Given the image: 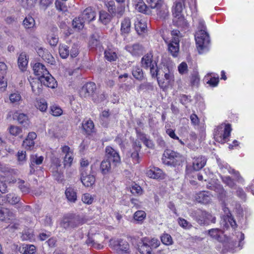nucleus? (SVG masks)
<instances>
[{
    "label": "nucleus",
    "instance_id": "56",
    "mask_svg": "<svg viewBox=\"0 0 254 254\" xmlns=\"http://www.w3.org/2000/svg\"><path fill=\"white\" fill-rule=\"evenodd\" d=\"M104 54L106 59L109 61H115L117 58V54L115 52L105 51Z\"/></svg>",
    "mask_w": 254,
    "mask_h": 254
},
{
    "label": "nucleus",
    "instance_id": "3",
    "mask_svg": "<svg viewBox=\"0 0 254 254\" xmlns=\"http://www.w3.org/2000/svg\"><path fill=\"white\" fill-rule=\"evenodd\" d=\"M183 9V5L181 2L176 3V26H177L179 30H176V37H182L183 35L181 33L183 32L185 33L188 29V23L185 17L182 16L180 13Z\"/></svg>",
    "mask_w": 254,
    "mask_h": 254
},
{
    "label": "nucleus",
    "instance_id": "14",
    "mask_svg": "<svg viewBox=\"0 0 254 254\" xmlns=\"http://www.w3.org/2000/svg\"><path fill=\"white\" fill-rule=\"evenodd\" d=\"M162 161L166 165L174 166L175 151L171 149H166L163 155Z\"/></svg>",
    "mask_w": 254,
    "mask_h": 254
},
{
    "label": "nucleus",
    "instance_id": "20",
    "mask_svg": "<svg viewBox=\"0 0 254 254\" xmlns=\"http://www.w3.org/2000/svg\"><path fill=\"white\" fill-rule=\"evenodd\" d=\"M29 57L25 52H22L18 57L17 64L21 71H25L27 67Z\"/></svg>",
    "mask_w": 254,
    "mask_h": 254
},
{
    "label": "nucleus",
    "instance_id": "51",
    "mask_svg": "<svg viewBox=\"0 0 254 254\" xmlns=\"http://www.w3.org/2000/svg\"><path fill=\"white\" fill-rule=\"evenodd\" d=\"M55 6L56 8L60 11L65 12L67 11V8L65 3L59 0L55 1Z\"/></svg>",
    "mask_w": 254,
    "mask_h": 254
},
{
    "label": "nucleus",
    "instance_id": "11",
    "mask_svg": "<svg viewBox=\"0 0 254 254\" xmlns=\"http://www.w3.org/2000/svg\"><path fill=\"white\" fill-rule=\"evenodd\" d=\"M237 237L239 238V241H231L229 243L228 250L232 253L240 250L243 248L244 242L245 235L242 232L238 233Z\"/></svg>",
    "mask_w": 254,
    "mask_h": 254
},
{
    "label": "nucleus",
    "instance_id": "58",
    "mask_svg": "<svg viewBox=\"0 0 254 254\" xmlns=\"http://www.w3.org/2000/svg\"><path fill=\"white\" fill-rule=\"evenodd\" d=\"M178 69L179 72L181 74H184L188 73V67L187 64L185 62H182L178 66Z\"/></svg>",
    "mask_w": 254,
    "mask_h": 254
},
{
    "label": "nucleus",
    "instance_id": "61",
    "mask_svg": "<svg viewBox=\"0 0 254 254\" xmlns=\"http://www.w3.org/2000/svg\"><path fill=\"white\" fill-rule=\"evenodd\" d=\"M140 139L143 142V143L148 148H152L153 146V143L151 140L146 137V135L144 133H141L140 135Z\"/></svg>",
    "mask_w": 254,
    "mask_h": 254
},
{
    "label": "nucleus",
    "instance_id": "45",
    "mask_svg": "<svg viewBox=\"0 0 254 254\" xmlns=\"http://www.w3.org/2000/svg\"><path fill=\"white\" fill-rule=\"evenodd\" d=\"M13 213L10 212L8 209L5 208H2L0 207V220L5 221L7 216L11 217L13 215Z\"/></svg>",
    "mask_w": 254,
    "mask_h": 254
},
{
    "label": "nucleus",
    "instance_id": "39",
    "mask_svg": "<svg viewBox=\"0 0 254 254\" xmlns=\"http://www.w3.org/2000/svg\"><path fill=\"white\" fill-rule=\"evenodd\" d=\"M153 89V86L151 83L146 82L141 83L139 85V86L137 87V91L138 92H140L141 91L144 90L152 91Z\"/></svg>",
    "mask_w": 254,
    "mask_h": 254
},
{
    "label": "nucleus",
    "instance_id": "55",
    "mask_svg": "<svg viewBox=\"0 0 254 254\" xmlns=\"http://www.w3.org/2000/svg\"><path fill=\"white\" fill-rule=\"evenodd\" d=\"M146 213L142 210H138L135 212L133 215V218L137 221H142L145 217Z\"/></svg>",
    "mask_w": 254,
    "mask_h": 254
},
{
    "label": "nucleus",
    "instance_id": "10",
    "mask_svg": "<svg viewBox=\"0 0 254 254\" xmlns=\"http://www.w3.org/2000/svg\"><path fill=\"white\" fill-rule=\"evenodd\" d=\"M105 151L106 160L112 161L116 166L121 163V158L119 153L112 147L107 146Z\"/></svg>",
    "mask_w": 254,
    "mask_h": 254
},
{
    "label": "nucleus",
    "instance_id": "9",
    "mask_svg": "<svg viewBox=\"0 0 254 254\" xmlns=\"http://www.w3.org/2000/svg\"><path fill=\"white\" fill-rule=\"evenodd\" d=\"M96 85L93 82H87L79 90V94L81 98H93L96 91Z\"/></svg>",
    "mask_w": 254,
    "mask_h": 254
},
{
    "label": "nucleus",
    "instance_id": "48",
    "mask_svg": "<svg viewBox=\"0 0 254 254\" xmlns=\"http://www.w3.org/2000/svg\"><path fill=\"white\" fill-rule=\"evenodd\" d=\"M70 48L69 54L70 57L72 58L76 57L79 54L78 45L75 43L72 44Z\"/></svg>",
    "mask_w": 254,
    "mask_h": 254
},
{
    "label": "nucleus",
    "instance_id": "43",
    "mask_svg": "<svg viewBox=\"0 0 254 254\" xmlns=\"http://www.w3.org/2000/svg\"><path fill=\"white\" fill-rule=\"evenodd\" d=\"M135 8L138 11L144 13L145 14H148V7L146 4L143 1L138 2L135 5Z\"/></svg>",
    "mask_w": 254,
    "mask_h": 254
},
{
    "label": "nucleus",
    "instance_id": "21",
    "mask_svg": "<svg viewBox=\"0 0 254 254\" xmlns=\"http://www.w3.org/2000/svg\"><path fill=\"white\" fill-rule=\"evenodd\" d=\"M141 64L142 67L145 69H148L153 64L157 65V63L155 61H153V55L152 53H149L145 55L141 59Z\"/></svg>",
    "mask_w": 254,
    "mask_h": 254
},
{
    "label": "nucleus",
    "instance_id": "6",
    "mask_svg": "<svg viewBox=\"0 0 254 254\" xmlns=\"http://www.w3.org/2000/svg\"><path fill=\"white\" fill-rule=\"evenodd\" d=\"M196 221L200 225L208 224L209 223H215L216 218L211 214L200 209L195 212Z\"/></svg>",
    "mask_w": 254,
    "mask_h": 254
},
{
    "label": "nucleus",
    "instance_id": "64",
    "mask_svg": "<svg viewBox=\"0 0 254 254\" xmlns=\"http://www.w3.org/2000/svg\"><path fill=\"white\" fill-rule=\"evenodd\" d=\"M73 158L72 157L70 153H66L65 155L64 160V167H66V166L70 167Z\"/></svg>",
    "mask_w": 254,
    "mask_h": 254
},
{
    "label": "nucleus",
    "instance_id": "23",
    "mask_svg": "<svg viewBox=\"0 0 254 254\" xmlns=\"http://www.w3.org/2000/svg\"><path fill=\"white\" fill-rule=\"evenodd\" d=\"M146 175L150 178L154 179H163V171L158 168L153 167L146 172Z\"/></svg>",
    "mask_w": 254,
    "mask_h": 254
},
{
    "label": "nucleus",
    "instance_id": "60",
    "mask_svg": "<svg viewBox=\"0 0 254 254\" xmlns=\"http://www.w3.org/2000/svg\"><path fill=\"white\" fill-rule=\"evenodd\" d=\"M162 242L166 245H169L172 244L173 240L171 236L168 234H165L161 237Z\"/></svg>",
    "mask_w": 254,
    "mask_h": 254
},
{
    "label": "nucleus",
    "instance_id": "26",
    "mask_svg": "<svg viewBox=\"0 0 254 254\" xmlns=\"http://www.w3.org/2000/svg\"><path fill=\"white\" fill-rule=\"evenodd\" d=\"M81 18L85 20V22L89 23L95 17V12L92 9L89 7L86 8L81 15Z\"/></svg>",
    "mask_w": 254,
    "mask_h": 254
},
{
    "label": "nucleus",
    "instance_id": "4",
    "mask_svg": "<svg viewBox=\"0 0 254 254\" xmlns=\"http://www.w3.org/2000/svg\"><path fill=\"white\" fill-rule=\"evenodd\" d=\"M232 130L230 124L221 125L214 129L213 135L215 140L221 143L228 141Z\"/></svg>",
    "mask_w": 254,
    "mask_h": 254
},
{
    "label": "nucleus",
    "instance_id": "18",
    "mask_svg": "<svg viewBox=\"0 0 254 254\" xmlns=\"http://www.w3.org/2000/svg\"><path fill=\"white\" fill-rule=\"evenodd\" d=\"M126 49L132 56H139L143 54L144 49L142 45L138 43L134 44L132 45H127Z\"/></svg>",
    "mask_w": 254,
    "mask_h": 254
},
{
    "label": "nucleus",
    "instance_id": "49",
    "mask_svg": "<svg viewBox=\"0 0 254 254\" xmlns=\"http://www.w3.org/2000/svg\"><path fill=\"white\" fill-rule=\"evenodd\" d=\"M8 130L10 134L15 136L19 135L22 132V129L20 127L14 125H11L9 127Z\"/></svg>",
    "mask_w": 254,
    "mask_h": 254
},
{
    "label": "nucleus",
    "instance_id": "50",
    "mask_svg": "<svg viewBox=\"0 0 254 254\" xmlns=\"http://www.w3.org/2000/svg\"><path fill=\"white\" fill-rule=\"evenodd\" d=\"M106 6L108 7V11L112 16H115L116 14V7L115 2L113 1H110L107 4Z\"/></svg>",
    "mask_w": 254,
    "mask_h": 254
},
{
    "label": "nucleus",
    "instance_id": "5",
    "mask_svg": "<svg viewBox=\"0 0 254 254\" xmlns=\"http://www.w3.org/2000/svg\"><path fill=\"white\" fill-rule=\"evenodd\" d=\"M82 223V219L78 215L70 214L63 217L60 222V226L65 230L74 229Z\"/></svg>",
    "mask_w": 254,
    "mask_h": 254
},
{
    "label": "nucleus",
    "instance_id": "15",
    "mask_svg": "<svg viewBox=\"0 0 254 254\" xmlns=\"http://www.w3.org/2000/svg\"><path fill=\"white\" fill-rule=\"evenodd\" d=\"M171 37H167L165 35L163 38L167 45V51L173 57H175V31L173 30L170 33Z\"/></svg>",
    "mask_w": 254,
    "mask_h": 254
},
{
    "label": "nucleus",
    "instance_id": "44",
    "mask_svg": "<svg viewBox=\"0 0 254 254\" xmlns=\"http://www.w3.org/2000/svg\"><path fill=\"white\" fill-rule=\"evenodd\" d=\"M211 74L212 73H208L207 75L205 76V78L210 77V79L208 80V81L206 82L210 86L212 87H215L217 85L219 82V77L218 76H217V77H212L211 76Z\"/></svg>",
    "mask_w": 254,
    "mask_h": 254
},
{
    "label": "nucleus",
    "instance_id": "59",
    "mask_svg": "<svg viewBox=\"0 0 254 254\" xmlns=\"http://www.w3.org/2000/svg\"><path fill=\"white\" fill-rule=\"evenodd\" d=\"M51 112L54 116L58 117L63 114V110L60 107L52 106L51 107Z\"/></svg>",
    "mask_w": 254,
    "mask_h": 254
},
{
    "label": "nucleus",
    "instance_id": "52",
    "mask_svg": "<svg viewBox=\"0 0 254 254\" xmlns=\"http://www.w3.org/2000/svg\"><path fill=\"white\" fill-rule=\"evenodd\" d=\"M147 2L151 8L158 9L162 5L161 0H147Z\"/></svg>",
    "mask_w": 254,
    "mask_h": 254
},
{
    "label": "nucleus",
    "instance_id": "53",
    "mask_svg": "<svg viewBox=\"0 0 254 254\" xmlns=\"http://www.w3.org/2000/svg\"><path fill=\"white\" fill-rule=\"evenodd\" d=\"M47 40L51 46H56L58 43L59 38L54 34H49L47 35Z\"/></svg>",
    "mask_w": 254,
    "mask_h": 254
},
{
    "label": "nucleus",
    "instance_id": "34",
    "mask_svg": "<svg viewBox=\"0 0 254 254\" xmlns=\"http://www.w3.org/2000/svg\"><path fill=\"white\" fill-rule=\"evenodd\" d=\"M65 194L68 200L71 202H75L77 199L76 192L72 188H68L65 191Z\"/></svg>",
    "mask_w": 254,
    "mask_h": 254
},
{
    "label": "nucleus",
    "instance_id": "35",
    "mask_svg": "<svg viewBox=\"0 0 254 254\" xmlns=\"http://www.w3.org/2000/svg\"><path fill=\"white\" fill-rule=\"evenodd\" d=\"M133 76L139 81H142L144 78V74L142 68L138 66L133 67L132 70Z\"/></svg>",
    "mask_w": 254,
    "mask_h": 254
},
{
    "label": "nucleus",
    "instance_id": "28",
    "mask_svg": "<svg viewBox=\"0 0 254 254\" xmlns=\"http://www.w3.org/2000/svg\"><path fill=\"white\" fill-rule=\"evenodd\" d=\"M101 173L104 175H107L111 172V165L110 160L104 159L101 163L100 166Z\"/></svg>",
    "mask_w": 254,
    "mask_h": 254
},
{
    "label": "nucleus",
    "instance_id": "19",
    "mask_svg": "<svg viewBox=\"0 0 254 254\" xmlns=\"http://www.w3.org/2000/svg\"><path fill=\"white\" fill-rule=\"evenodd\" d=\"M147 237H145L138 243L137 249L141 254H151L152 250L147 243Z\"/></svg>",
    "mask_w": 254,
    "mask_h": 254
},
{
    "label": "nucleus",
    "instance_id": "38",
    "mask_svg": "<svg viewBox=\"0 0 254 254\" xmlns=\"http://www.w3.org/2000/svg\"><path fill=\"white\" fill-rule=\"evenodd\" d=\"M17 184L18 188L22 192L27 193L29 192L28 184L25 183L24 180L18 179Z\"/></svg>",
    "mask_w": 254,
    "mask_h": 254
},
{
    "label": "nucleus",
    "instance_id": "30",
    "mask_svg": "<svg viewBox=\"0 0 254 254\" xmlns=\"http://www.w3.org/2000/svg\"><path fill=\"white\" fill-rule=\"evenodd\" d=\"M130 31V20L128 18H125L121 23V31L122 34H127Z\"/></svg>",
    "mask_w": 254,
    "mask_h": 254
},
{
    "label": "nucleus",
    "instance_id": "1",
    "mask_svg": "<svg viewBox=\"0 0 254 254\" xmlns=\"http://www.w3.org/2000/svg\"><path fill=\"white\" fill-rule=\"evenodd\" d=\"M206 29L204 21L200 20L198 31L195 34L196 47L200 54L207 52L209 48L210 38Z\"/></svg>",
    "mask_w": 254,
    "mask_h": 254
},
{
    "label": "nucleus",
    "instance_id": "12",
    "mask_svg": "<svg viewBox=\"0 0 254 254\" xmlns=\"http://www.w3.org/2000/svg\"><path fill=\"white\" fill-rule=\"evenodd\" d=\"M13 119L25 128L28 127L30 125L29 117L26 114L16 111L13 114Z\"/></svg>",
    "mask_w": 254,
    "mask_h": 254
},
{
    "label": "nucleus",
    "instance_id": "32",
    "mask_svg": "<svg viewBox=\"0 0 254 254\" xmlns=\"http://www.w3.org/2000/svg\"><path fill=\"white\" fill-rule=\"evenodd\" d=\"M70 46L66 44H60L59 47V52L60 57L63 59H66L69 55Z\"/></svg>",
    "mask_w": 254,
    "mask_h": 254
},
{
    "label": "nucleus",
    "instance_id": "22",
    "mask_svg": "<svg viewBox=\"0 0 254 254\" xmlns=\"http://www.w3.org/2000/svg\"><path fill=\"white\" fill-rule=\"evenodd\" d=\"M206 158L204 156H200L193 158L192 168L195 171L202 169L206 164Z\"/></svg>",
    "mask_w": 254,
    "mask_h": 254
},
{
    "label": "nucleus",
    "instance_id": "24",
    "mask_svg": "<svg viewBox=\"0 0 254 254\" xmlns=\"http://www.w3.org/2000/svg\"><path fill=\"white\" fill-rule=\"evenodd\" d=\"M33 69L34 73L36 75L45 76L49 74V72L48 71L45 66L40 63H36L33 67Z\"/></svg>",
    "mask_w": 254,
    "mask_h": 254
},
{
    "label": "nucleus",
    "instance_id": "63",
    "mask_svg": "<svg viewBox=\"0 0 254 254\" xmlns=\"http://www.w3.org/2000/svg\"><path fill=\"white\" fill-rule=\"evenodd\" d=\"M86 243L88 246H90L91 247H94L98 249H100L102 247V246L100 244H97L96 242H95L94 240L90 237L88 238V239L86 241Z\"/></svg>",
    "mask_w": 254,
    "mask_h": 254
},
{
    "label": "nucleus",
    "instance_id": "27",
    "mask_svg": "<svg viewBox=\"0 0 254 254\" xmlns=\"http://www.w3.org/2000/svg\"><path fill=\"white\" fill-rule=\"evenodd\" d=\"M6 201L12 205L17 204L18 207H21L23 203L20 201V197L15 194L9 193L6 196Z\"/></svg>",
    "mask_w": 254,
    "mask_h": 254
},
{
    "label": "nucleus",
    "instance_id": "40",
    "mask_svg": "<svg viewBox=\"0 0 254 254\" xmlns=\"http://www.w3.org/2000/svg\"><path fill=\"white\" fill-rule=\"evenodd\" d=\"M23 25L25 28L30 29L33 28L35 25V20L31 16H27L25 18L23 21Z\"/></svg>",
    "mask_w": 254,
    "mask_h": 254
},
{
    "label": "nucleus",
    "instance_id": "36",
    "mask_svg": "<svg viewBox=\"0 0 254 254\" xmlns=\"http://www.w3.org/2000/svg\"><path fill=\"white\" fill-rule=\"evenodd\" d=\"M208 235L213 239L220 241L221 239V236L223 234V231L219 229L214 228L208 230Z\"/></svg>",
    "mask_w": 254,
    "mask_h": 254
},
{
    "label": "nucleus",
    "instance_id": "17",
    "mask_svg": "<svg viewBox=\"0 0 254 254\" xmlns=\"http://www.w3.org/2000/svg\"><path fill=\"white\" fill-rule=\"evenodd\" d=\"M44 160V157L38 156L37 154H32L30 157V171L29 174L32 175L35 171V165H39L42 164Z\"/></svg>",
    "mask_w": 254,
    "mask_h": 254
},
{
    "label": "nucleus",
    "instance_id": "47",
    "mask_svg": "<svg viewBox=\"0 0 254 254\" xmlns=\"http://www.w3.org/2000/svg\"><path fill=\"white\" fill-rule=\"evenodd\" d=\"M34 141L30 140L27 138L23 140L22 143L23 147H24L27 150H32L34 148Z\"/></svg>",
    "mask_w": 254,
    "mask_h": 254
},
{
    "label": "nucleus",
    "instance_id": "62",
    "mask_svg": "<svg viewBox=\"0 0 254 254\" xmlns=\"http://www.w3.org/2000/svg\"><path fill=\"white\" fill-rule=\"evenodd\" d=\"M36 107L41 112H45L47 109V104L45 101H37Z\"/></svg>",
    "mask_w": 254,
    "mask_h": 254
},
{
    "label": "nucleus",
    "instance_id": "29",
    "mask_svg": "<svg viewBox=\"0 0 254 254\" xmlns=\"http://www.w3.org/2000/svg\"><path fill=\"white\" fill-rule=\"evenodd\" d=\"M82 128L85 133L87 135H90L94 130V125L93 121L89 120L82 123Z\"/></svg>",
    "mask_w": 254,
    "mask_h": 254
},
{
    "label": "nucleus",
    "instance_id": "57",
    "mask_svg": "<svg viewBox=\"0 0 254 254\" xmlns=\"http://www.w3.org/2000/svg\"><path fill=\"white\" fill-rule=\"evenodd\" d=\"M200 78L197 72L192 74L190 77V83L192 86H197L199 83Z\"/></svg>",
    "mask_w": 254,
    "mask_h": 254
},
{
    "label": "nucleus",
    "instance_id": "46",
    "mask_svg": "<svg viewBox=\"0 0 254 254\" xmlns=\"http://www.w3.org/2000/svg\"><path fill=\"white\" fill-rule=\"evenodd\" d=\"M85 22V20H84L80 16L78 18H75L73 19L72 25L74 27L80 29L83 27L84 23Z\"/></svg>",
    "mask_w": 254,
    "mask_h": 254
},
{
    "label": "nucleus",
    "instance_id": "8",
    "mask_svg": "<svg viewBox=\"0 0 254 254\" xmlns=\"http://www.w3.org/2000/svg\"><path fill=\"white\" fill-rule=\"evenodd\" d=\"M92 169L91 166L90 170H88L86 168L80 170V180L82 184L86 187L92 186L95 182V176L91 174Z\"/></svg>",
    "mask_w": 254,
    "mask_h": 254
},
{
    "label": "nucleus",
    "instance_id": "16",
    "mask_svg": "<svg viewBox=\"0 0 254 254\" xmlns=\"http://www.w3.org/2000/svg\"><path fill=\"white\" fill-rule=\"evenodd\" d=\"M114 247L119 253H129V245L127 242L119 239L114 242Z\"/></svg>",
    "mask_w": 254,
    "mask_h": 254
},
{
    "label": "nucleus",
    "instance_id": "13",
    "mask_svg": "<svg viewBox=\"0 0 254 254\" xmlns=\"http://www.w3.org/2000/svg\"><path fill=\"white\" fill-rule=\"evenodd\" d=\"M212 195L208 191H200L195 195L196 201L200 203L207 204L211 202Z\"/></svg>",
    "mask_w": 254,
    "mask_h": 254
},
{
    "label": "nucleus",
    "instance_id": "41",
    "mask_svg": "<svg viewBox=\"0 0 254 254\" xmlns=\"http://www.w3.org/2000/svg\"><path fill=\"white\" fill-rule=\"evenodd\" d=\"M52 173L54 179L56 181L59 182H62L64 177L63 174L61 171L58 170L57 166L53 168Z\"/></svg>",
    "mask_w": 254,
    "mask_h": 254
},
{
    "label": "nucleus",
    "instance_id": "31",
    "mask_svg": "<svg viewBox=\"0 0 254 254\" xmlns=\"http://www.w3.org/2000/svg\"><path fill=\"white\" fill-rule=\"evenodd\" d=\"M100 36L96 33L93 34L89 41V46L91 48H100Z\"/></svg>",
    "mask_w": 254,
    "mask_h": 254
},
{
    "label": "nucleus",
    "instance_id": "7",
    "mask_svg": "<svg viewBox=\"0 0 254 254\" xmlns=\"http://www.w3.org/2000/svg\"><path fill=\"white\" fill-rule=\"evenodd\" d=\"M218 164L221 171L226 173L227 172L233 174L235 177L236 181L242 184H244L245 180L240 175L239 172L232 169L230 166L226 162L221 161V160L217 159Z\"/></svg>",
    "mask_w": 254,
    "mask_h": 254
},
{
    "label": "nucleus",
    "instance_id": "33",
    "mask_svg": "<svg viewBox=\"0 0 254 254\" xmlns=\"http://www.w3.org/2000/svg\"><path fill=\"white\" fill-rule=\"evenodd\" d=\"M113 17L114 16H112L111 14L108 13L105 10H101L100 11L99 19L104 25H106L109 23Z\"/></svg>",
    "mask_w": 254,
    "mask_h": 254
},
{
    "label": "nucleus",
    "instance_id": "2",
    "mask_svg": "<svg viewBox=\"0 0 254 254\" xmlns=\"http://www.w3.org/2000/svg\"><path fill=\"white\" fill-rule=\"evenodd\" d=\"M39 80L37 82L31 83L32 91L36 94H39L41 92V89L39 86H42V84L51 88H55L57 85V81L50 73L39 76Z\"/></svg>",
    "mask_w": 254,
    "mask_h": 254
},
{
    "label": "nucleus",
    "instance_id": "37",
    "mask_svg": "<svg viewBox=\"0 0 254 254\" xmlns=\"http://www.w3.org/2000/svg\"><path fill=\"white\" fill-rule=\"evenodd\" d=\"M150 68V73L152 76V77H156L158 82V83H160V80L159 78L160 77L159 75L160 74V71L158 68V67L157 65H155V64H152L150 66V67H149Z\"/></svg>",
    "mask_w": 254,
    "mask_h": 254
},
{
    "label": "nucleus",
    "instance_id": "42",
    "mask_svg": "<svg viewBox=\"0 0 254 254\" xmlns=\"http://www.w3.org/2000/svg\"><path fill=\"white\" fill-rule=\"evenodd\" d=\"M222 182L231 189H233L236 186V183L229 176H221Z\"/></svg>",
    "mask_w": 254,
    "mask_h": 254
},
{
    "label": "nucleus",
    "instance_id": "25",
    "mask_svg": "<svg viewBox=\"0 0 254 254\" xmlns=\"http://www.w3.org/2000/svg\"><path fill=\"white\" fill-rule=\"evenodd\" d=\"M211 189L213 190L218 194L219 199L222 201L224 203L227 198V191L224 190L223 186L221 185H217L213 187Z\"/></svg>",
    "mask_w": 254,
    "mask_h": 254
},
{
    "label": "nucleus",
    "instance_id": "54",
    "mask_svg": "<svg viewBox=\"0 0 254 254\" xmlns=\"http://www.w3.org/2000/svg\"><path fill=\"white\" fill-rule=\"evenodd\" d=\"M37 0H22V5L26 9H30L34 6Z\"/></svg>",
    "mask_w": 254,
    "mask_h": 254
}]
</instances>
